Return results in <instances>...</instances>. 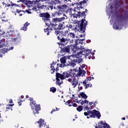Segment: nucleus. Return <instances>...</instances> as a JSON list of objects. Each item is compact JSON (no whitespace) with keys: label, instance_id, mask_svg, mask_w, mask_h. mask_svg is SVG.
<instances>
[{"label":"nucleus","instance_id":"obj_1","mask_svg":"<svg viewBox=\"0 0 128 128\" xmlns=\"http://www.w3.org/2000/svg\"><path fill=\"white\" fill-rule=\"evenodd\" d=\"M78 50H80L79 52H77L76 56H80V58H88L90 60H94V52H92V50H86V48H84V46H82L80 45L74 44L72 46V52L73 54L76 52Z\"/></svg>","mask_w":128,"mask_h":128},{"label":"nucleus","instance_id":"obj_2","mask_svg":"<svg viewBox=\"0 0 128 128\" xmlns=\"http://www.w3.org/2000/svg\"><path fill=\"white\" fill-rule=\"evenodd\" d=\"M74 18H84L83 19H82L81 21L78 22L77 25L76 26H78L80 30V32H85L86 30V26H88V21L86 20V14L83 12V11L80 12L78 11L77 14H74Z\"/></svg>","mask_w":128,"mask_h":128},{"label":"nucleus","instance_id":"obj_3","mask_svg":"<svg viewBox=\"0 0 128 128\" xmlns=\"http://www.w3.org/2000/svg\"><path fill=\"white\" fill-rule=\"evenodd\" d=\"M55 34L57 36V39L60 41L58 42L59 46H64V45L68 44V38H64V36L66 38L67 36L68 35V30H56L55 31Z\"/></svg>","mask_w":128,"mask_h":128},{"label":"nucleus","instance_id":"obj_4","mask_svg":"<svg viewBox=\"0 0 128 128\" xmlns=\"http://www.w3.org/2000/svg\"><path fill=\"white\" fill-rule=\"evenodd\" d=\"M66 18L64 17H62L61 18H54L52 20V28L56 30H64V22H62Z\"/></svg>","mask_w":128,"mask_h":128},{"label":"nucleus","instance_id":"obj_5","mask_svg":"<svg viewBox=\"0 0 128 128\" xmlns=\"http://www.w3.org/2000/svg\"><path fill=\"white\" fill-rule=\"evenodd\" d=\"M70 76L74 78V76H76V74L72 70H69L68 72H64L62 74L59 72H56V80L58 82H60V78L61 80H64L66 78H68Z\"/></svg>","mask_w":128,"mask_h":128},{"label":"nucleus","instance_id":"obj_6","mask_svg":"<svg viewBox=\"0 0 128 128\" xmlns=\"http://www.w3.org/2000/svg\"><path fill=\"white\" fill-rule=\"evenodd\" d=\"M54 10H57L58 12L54 13L55 16H60L64 12H68V5L64 4L62 5L58 4L56 6H54Z\"/></svg>","mask_w":128,"mask_h":128},{"label":"nucleus","instance_id":"obj_7","mask_svg":"<svg viewBox=\"0 0 128 128\" xmlns=\"http://www.w3.org/2000/svg\"><path fill=\"white\" fill-rule=\"evenodd\" d=\"M84 115H85L86 116H89L90 118H96V117L98 118H100L101 116L100 112L96 110H88L87 112H84Z\"/></svg>","mask_w":128,"mask_h":128},{"label":"nucleus","instance_id":"obj_8","mask_svg":"<svg viewBox=\"0 0 128 128\" xmlns=\"http://www.w3.org/2000/svg\"><path fill=\"white\" fill-rule=\"evenodd\" d=\"M30 106L33 110L34 114H38V112L40 110V104H36V102L35 100L30 102Z\"/></svg>","mask_w":128,"mask_h":128},{"label":"nucleus","instance_id":"obj_9","mask_svg":"<svg viewBox=\"0 0 128 128\" xmlns=\"http://www.w3.org/2000/svg\"><path fill=\"white\" fill-rule=\"evenodd\" d=\"M86 2H88V0H84L76 3V6L74 8V12H78V10H82V8H84L85 6H86V4H88Z\"/></svg>","mask_w":128,"mask_h":128},{"label":"nucleus","instance_id":"obj_10","mask_svg":"<svg viewBox=\"0 0 128 128\" xmlns=\"http://www.w3.org/2000/svg\"><path fill=\"white\" fill-rule=\"evenodd\" d=\"M84 58L80 57V56H78L76 55V57L74 58V60H72L69 64L73 68L76 66V64H80V62H82V59Z\"/></svg>","mask_w":128,"mask_h":128},{"label":"nucleus","instance_id":"obj_11","mask_svg":"<svg viewBox=\"0 0 128 128\" xmlns=\"http://www.w3.org/2000/svg\"><path fill=\"white\" fill-rule=\"evenodd\" d=\"M72 45H68L65 47H60V52H62V54H64V52H66L67 54H70V51L72 52Z\"/></svg>","mask_w":128,"mask_h":128},{"label":"nucleus","instance_id":"obj_12","mask_svg":"<svg viewBox=\"0 0 128 128\" xmlns=\"http://www.w3.org/2000/svg\"><path fill=\"white\" fill-rule=\"evenodd\" d=\"M39 16L40 18H42V20L44 21L50 18V14L48 12L40 13Z\"/></svg>","mask_w":128,"mask_h":128},{"label":"nucleus","instance_id":"obj_13","mask_svg":"<svg viewBox=\"0 0 128 128\" xmlns=\"http://www.w3.org/2000/svg\"><path fill=\"white\" fill-rule=\"evenodd\" d=\"M74 78H76V76L68 79V82H71L73 88H76V86L78 84V81L77 79Z\"/></svg>","mask_w":128,"mask_h":128},{"label":"nucleus","instance_id":"obj_14","mask_svg":"<svg viewBox=\"0 0 128 128\" xmlns=\"http://www.w3.org/2000/svg\"><path fill=\"white\" fill-rule=\"evenodd\" d=\"M122 14L123 15L118 16V18L121 20H126L128 18V10H125L122 12Z\"/></svg>","mask_w":128,"mask_h":128},{"label":"nucleus","instance_id":"obj_15","mask_svg":"<svg viewBox=\"0 0 128 128\" xmlns=\"http://www.w3.org/2000/svg\"><path fill=\"white\" fill-rule=\"evenodd\" d=\"M110 128L108 124L104 122V121H100L98 123V127L96 126V128Z\"/></svg>","mask_w":128,"mask_h":128},{"label":"nucleus","instance_id":"obj_16","mask_svg":"<svg viewBox=\"0 0 128 128\" xmlns=\"http://www.w3.org/2000/svg\"><path fill=\"white\" fill-rule=\"evenodd\" d=\"M21 40L22 37L20 36H17L16 38H14V40H12L14 44H20Z\"/></svg>","mask_w":128,"mask_h":128},{"label":"nucleus","instance_id":"obj_17","mask_svg":"<svg viewBox=\"0 0 128 128\" xmlns=\"http://www.w3.org/2000/svg\"><path fill=\"white\" fill-rule=\"evenodd\" d=\"M88 82L86 80L83 82V85L86 89L88 88H92V85L91 84H88Z\"/></svg>","mask_w":128,"mask_h":128},{"label":"nucleus","instance_id":"obj_18","mask_svg":"<svg viewBox=\"0 0 128 128\" xmlns=\"http://www.w3.org/2000/svg\"><path fill=\"white\" fill-rule=\"evenodd\" d=\"M44 22L46 26H49V28H50V26L52 28V24H52V22H50V19L48 18V20H44Z\"/></svg>","mask_w":128,"mask_h":128},{"label":"nucleus","instance_id":"obj_19","mask_svg":"<svg viewBox=\"0 0 128 128\" xmlns=\"http://www.w3.org/2000/svg\"><path fill=\"white\" fill-rule=\"evenodd\" d=\"M30 24V23L28 22H26L24 24V26L21 28L20 30H24V32H26V30H28V25Z\"/></svg>","mask_w":128,"mask_h":128},{"label":"nucleus","instance_id":"obj_20","mask_svg":"<svg viewBox=\"0 0 128 128\" xmlns=\"http://www.w3.org/2000/svg\"><path fill=\"white\" fill-rule=\"evenodd\" d=\"M82 97V98H84V100H86L88 98V96L84 92H80V94L78 95V98H81Z\"/></svg>","mask_w":128,"mask_h":128},{"label":"nucleus","instance_id":"obj_21","mask_svg":"<svg viewBox=\"0 0 128 128\" xmlns=\"http://www.w3.org/2000/svg\"><path fill=\"white\" fill-rule=\"evenodd\" d=\"M0 36L1 38H6V36H8V34L4 31L0 29Z\"/></svg>","mask_w":128,"mask_h":128},{"label":"nucleus","instance_id":"obj_22","mask_svg":"<svg viewBox=\"0 0 128 128\" xmlns=\"http://www.w3.org/2000/svg\"><path fill=\"white\" fill-rule=\"evenodd\" d=\"M16 12L19 14L20 16H22L26 12L24 11V10H20L18 9H16Z\"/></svg>","mask_w":128,"mask_h":128},{"label":"nucleus","instance_id":"obj_23","mask_svg":"<svg viewBox=\"0 0 128 128\" xmlns=\"http://www.w3.org/2000/svg\"><path fill=\"white\" fill-rule=\"evenodd\" d=\"M120 23H116V22H115L113 28L114 30H118V28H120Z\"/></svg>","mask_w":128,"mask_h":128},{"label":"nucleus","instance_id":"obj_24","mask_svg":"<svg viewBox=\"0 0 128 128\" xmlns=\"http://www.w3.org/2000/svg\"><path fill=\"white\" fill-rule=\"evenodd\" d=\"M60 62L61 64H66V57H62L60 59Z\"/></svg>","mask_w":128,"mask_h":128},{"label":"nucleus","instance_id":"obj_25","mask_svg":"<svg viewBox=\"0 0 128 128\" xmlns=\"http://www.w3.org/2000/svg\"><path fill=\"white\" fill-rule=\"evenodd\" d=\"M57 66L59 68H64V66H70V64H58Z\"/></svg>","mask_w":128,"mask_h":128},{"label":"nucleus","instance_id":"obj_26","mask_svg":"<svg viewBox=\"0 0 128 128\" xmlns=\"http://www.w3.org/2000/svg\"><path fill=\"white\" fill-rule=\"evenodd\" d=\"M48 10H52V8H54V4L52 3H50L48 4Z\"/></svg>","mask_w":128,"mask_h":128},{"label":"nucleus","instance_id":"obj_27","mask_svg":"<svg viewBox=\"0 0 128 128\" xmlns=\"http://www.w3.org/2000/svg\"><path fill=\"white\" fill-rule=\"evenodd\" d=\"M78 72L80 76H84V74H86V71L84 70H82V69H80Z\"/></svg>","mask_w":128,"mask_h":128},{"label":"nucleus","instance_id":"obj_28","mask_svg":"<svg viewBox=\"0 0 128 128\" xmlns=\"http://www.w3.org/2000/svg\"><path fill=\"white\" fill-rule=\"evenodd\" d=\"M8 52V49L6 48H4L0 50L1 54H6Z\"/></svg>","mask_w":128,"mask_h":128},{"label":"nucleus","instance_id":"obj_29","mask_svg":"<svg viewBox=\"0 0 128 128\" xmlns=\"http://www.w3.org/2000/svg\"><path fill=\"white\" fill-rule=\"evenodd\" d=\"M53 64H50L51 70H52V72H51V74H54V72H56V68H54V66H53Z\"/></svg>","mask_w":128,"mask_h":128},{"label":"nucleus","instance_id":"obj_30","mask_svg":"<svg viewBox=\"0 0 128 128\" xmlns=\"http://www.w3.org/2000/svg\"><path fill=\"white\" fill-rule=\"evenodd\" d=\"M76 110L78 112H82V110H84V108H82V106H80L76 108Z\"/></svg>","mask_w":128,"mask_h":128},{"label":"nucleus","instance_id":"obj_31","mask_svg":"<svg viewBox=\"0 0 128 128\" xmlns=\"http://www.w3.org/2000/svg\"><path fill=\"white\" fill-rule=\"evenodd\" d=\"M24 4H26V6H28L30 4H32V1H30V0H26L25 1Z\"/></svg>","mask_w":128,"mask_h":128},{"label":"nucleus","instance_id":"obj_32","mask_svg":"<svg viewBox=\"0 0 128 128\" xmlns=\"http://www.w3.org/2000/svg\"><path fill=\"white\" fill-rule=\"evenodd\" d=\"M50 92H52L54 93L56 92V88L54 87H52L50 88Z\"/></svg>","mask_w":128,"mask_h":128},{"label":"nucleus","instance_id":"obj_33","mask_svg":"<svg viewBox=\"0 0 128 128\" xmlns=\"http://www.w3.org/2000/svg\"><path fill=\"white\" fill-rule=\"evenodd\" d=\"M56 82L58 84V86H60V84H64V81H62V80L60 81V80L59 82H58V80H56Z\"/></svg>","mask_w":128,"mask_h":128},{"label":"nucleus","instance_id":"obj_34","mask_svg":"<svg viewBox=\"0 0 128 128\" xmlns=\"http://www.w3.org/2000/svg\"><path fill=\"white\" fill-rule=\"evenodd\" d=\"M68 34L69 36H70V37L72 38H75L76 36L74 33L70 32Z\"/></svg>","mask_w":128,"mask_h":128},{"label":"nucleus","instance_id":"obj_35","mask_svg":"<svg viewBox=\"0 0 128 128\" xmlns=\"http://www.w3.org/2000/svg\"><path fill=\"white\" fill-rule=\"evenodd\" d=\"M72 104L73 102H72V100H68L66 102V106L68 105L69 104Z\"/></svg>","mask_w":128,"mask_h":128},{"label":"nucleus","instance_id":"obj_36","mask_svg":"<svg viewBox=\"0 0 128 128\" xmlns=\"http://www.w3.org/2000/svg\"><path fill=\"white\" fill-rule=\"evenodd\" d=\"M46 8V6L44 5V4H42V5H40V4H39L38 5V8Z\"/></svg>","mask_w":128,"mask_h":128},{"label":"nucleus","instance_id":"obj_37","mask_svg":"<svg viewBox=\"0 0 128 128\" xmlns=\"http://www.w3.org/2000/svg\"><path fill=\"white\" fill-rule=\"evenodd\" d=\"M50 30V28H48L46 29H44V32H47V36L50 35V32H48V31Z\"/></svg>","mask_w":128,"mask_h":128},{"label":"nucleus","instance_id":"obj_38","mask_svg":"<svg viewBox=\"0 0 128 128\" xmlns=\"http://www.w3.org/2000/svg\"><path fill=\"white\" fill-rule=\"evenodd\" d=\"M22 100L20 99V98H19V99L18 100V104L19 106H20L22 105Z\"/></svg>","mask_w":128,"mask_h":128},{"label":"nucleus","instance_id":"obj_39","mask_svg":"<svg viewBox=\"0 0 128 128\" xmlns=\"http://www.w3.org/2000/svg\"><path fill=\"white\" fill-rule=\"evenodd\" d=\"M74 106V108H76L78 107V104H76V103H74V104H69L68 106Z\"/></svg>","mask_w":128,"mask_h":128},{"label":"nucleus","instance_id":"obj_40","mask_svg":"<svg viewBox=\"0 0 128 128\" xmlns=\"http://www.w3.org/2000/svg\"><path fill=\"white\" fill-rule=\"evenodd\" d=\"M14 106V104H10V106H8V107L6 108V111L10 110V106Z\"/></svg>","mask_w":128,"mask_h":128},{"label":"nucleus","instance_id":"obj_41","mask_svg":"<svg viewBox=\"0 0 128 128\" xmlns=\"http://www.w3.org/2000/svg\"><path fill=\"white\" fill-rule=\"evenodd\" d=\"M80 40V39H76L75 40V44L76 46L78 45V44H80V42H78Z\"/></svg>","mask_w":128,"mask_h":128},{"label":"nucleus","instance_id":"obj_42","mask_svg":"<svg viewBox=\"0 0 128 128\" xmlns=\"http://www.w3.org/2000/svg\"><path fill=\"white\" fill-rule=\"evenodd\" d=\"M26 0H19L17 1V2H22L24 4L26 3Z\"/></svg>","mask_w":128,"mask_h":128},{"label":"nucleus","instance_id":"obj_43","mask_svg":"<svg viewBox=\"0 0 128 128\" xmlns=\"http://www.w3.org/2000/svg\"><path fill=\"white\" fill-rule=\"evenodd\" d=\"M85 108L86 110H92V107H90V108H88V106H86L85 107Z\"/></svg>","mask_w":128,"mask_h":128},{"label":"nucleus","instance_id":"obj_44","mask_svg":"<svg viewBox=\"0 0 128 128\" xmlns=\"http://www.w3.org/2000/svg\"><path fill=\"white\" fill-rule=\"evenodd\" d=\"M66 26L69 29L72 28V25H66Z\"/></svg>","mask_w":128,"mask_h":128},{"label":"nucleus","instance_id":"obj_45","mask_svg":"<svg viewBox=\"0 0 128 128\" xmlns=\"http://www.w3.org/2000/svg\"><path fill=\"white\" fill-rule=\"evenodd\" d=\"M86 80L88 82V80H92V77H88L86 78Z\"/></svg>","mask_w":128,"mask_h":128},{"label":"nucleus","instance_id":"obj_46","mask_svg":"<svg viewBox=\"0 0 128 128\" xmlns=\"http://www.w3.org/2000/svg\"><path fill=\"white\" fill-rule=\"evenodd\" d=\"M79 102H81L80 104H82V106H84V101L82 100H80Z\"/></svg>","mask_w":128,"mask_h":128},{"label":"nucleus","instance_id":"obj_47","mask_svg":"<svg viewBox=\"0 0 128 128\" xmlns=\"http://www.w3.org/2000/svg\"><path fill=\"white\" fill-rule=\"evenodd\" d=\"M30 9H28V10H26V12H27L28 14H32V12H30Z\"/></svg>","mask_w":128,"mask_h":128},{"label":"nucleus","instance_id":"obj_48","mask_svg":"<svg viewBox=\"0 0 128 128\" xmlns=\"http://www.w3.org/2000/svg\"><path fill=\"white\" fill-rule=\"evenodd\" d=\"M11 4V6H16V4L12 3V2H10Z\"/></svg>","mask_w":128,"mask_h":128},{"label":"nucleus","instance_id":"obj_49","mask_svg":"<svg viewBox=\"0 0 128 128\" xmlns=\"http://www.w3.org/2000/svg\"><path fill=\"white\" fill-rule=\"evenodd\" d=\"M79 36H80V38H84V36H86V34H83V35L80 34Z\"/></svg>","mask_w":128,"mask_h":128},{"label":"nucleus","instance_id":"obj_50","mask_svg":"<svg viewBox=\"0 0 128 128\" xmlns=\"http://www.w3.org/2000/svg\"><path fill=\"white\" fill-rule=\"evenodd\" d=\"M28 100H30V102H32L34 100L33 98H29Z\"/></svg>","mask_w":128,"mask_h":128},{"label":"nucleus","instance_id":"obj_51","mask_svg":"<svg viewBox=\"0 0 128 128\" xmlns=\"http://www.w3.org/2000/svg\"><path fill=\"white\" fill-rule=\"evenodd\" d=\"M84 104H88V100H84Z\"/></svg>","mask_w":128,"mask_h":128},{"label":"nucleus","instance_id":"obj_52","mask_svg":"<svg viewBox=\"0 0 128 128\" xmlns=\"http://www.w3.org/2000/svg\"><path fill=\"white\" fill-rule=\"evenodd\" d=\"M14 50V46L10 48L8 50Z\"/></svg>","mask_w":128,"mask_h":128},{"label":"nucleus","instance_id":"obj_53","mask_svg":"<svg viewBox=\"0 0 128 128\" xmlns=\"http://www.w3.org/2000/svg\"><path fill=\"white\" fill-rule=\"evenodd\" d=\"M6 8H9V6H10V4H6L5 6Z\"/></svg>","mask_w":128,"mask_h":128},{"label":"nucleus","instance_id":"obj_54","mask_svg":"<svg viewBox=\"0 0 128 128\" xmlns=\"http://www.w3.org/2000/svg\"><path fill=\"white\" fill-rule=\"evenodd\" d=\"M58 70H60L58 69V67L56 68V69L55 71L56 72H58Z\"/></svg>","mask_w":128,"mask_h":128},{"label":"nucleus","instance_id":"obj_55","mask_svg":"<svg viewBox=\"0 0 128 128\" xmlns=\"http://www.w3.org/2000/svg\"><path fill=\"white\" fill-rule=\"evenodd\" d=\"M84 39H80V40H79V44H80V42H84Z\"/></svg>","mask_w":128,"mask_h":128},{"label":"nucleus","instance_id":"obj_56","mask_svg":"<svg viewBox=\"0 0 128 128\" xmlns=\"http://www.w3.org/2000/svg\"><path fill=\"white\" fill-rule=\"evenodd\" d=\"M86 42L87 44H90V40H87Z\"/></svg>","mask_w":128,"mask_h":128},{"label":"nucleus","instance_id":"obj_57","mask_svg":"<svg viewBox=\"0 0 128 128\" xmlns=\"http://www.w3.org/2000/svg\"><path fill=\"white\" fill-rule=\"evenodd\" d=\"M88 12V10L87 9H85L84 11H83L84 12V14Z\"/></svg>","mask_w":128,"mask_h":128},{"label":"nucleus","instance_id":"obj_58","mask_svg":"<svg viewBox=\"0 0 128 128\" xmlns=\"http://www.w3.org/2000/svg\"><path fill=\"white\" fill-rule=\"evenodd\" d=\"M9 102H10V104L12 103V100H10V101H9Z\"/></svg>","mask_w":128,"mask_h":128},{"label":"nucleus","instance_id":"obj_59","mask_svg":"<svg viewBox=\"0 0 128 128\" xmlns=\"http://www.w3.org/2000/svg\"><path fill=\"white\" fill-rule=\"evenodd\" d=\"M92 104H94V102H89V104H90V106H92Z\"/></svg>","mask_w":128,"mask_h":128},{"label":"nucleus","instance_id":"obj_60","mask_svg":"<svg viewBox=\"0 0 128 128\" xmlns=\"http://www.w3.org/2000/svg\"><path fill=\"white\" fill-rule=\"evenodd\" d=\"M79 88L80 90H82V86H80Z\"/></svg>","mask_w":128,"mask_h":128},{"label":"nucleus","instance_id":"obj_61","mask_svg":"<svg viewBox=\"0 0 128 128\" xmlns=\"http://www.w3.org/2000/svg\"><path fill=\"white\" fill-rule=\"evenodd\" d=\"M58 110H60V109L56 108V112H58Z\"/></svg>","mask_w":128,"mask_h":128},{"label":"nucleus","instance_id":"obj_62","mask_svg":"<svg viewBox=\"0 0 128 128\" xmlns=\"http://www.w3.org/2000/svg\"><path fill=\"white\" fill-rule=\"evenodd\" d=\"M122 120H126V118L123 117V118H122Z\"/></svg>","mask_w":128,"mask_h":128},{"label":"nucleus","instance_id":"obj_63","mask_svg":"<svg viewBox=\"0 0 128 128\" xmlns=\"http://www.w3.org/2000/svg\"><path fill=\"white\" fill-rule=\"evenodd\" d=\"M26 98H29L28 95H26Z\"/></svg>","mask_w":128,"mask_h":128},{"label":"nucleus","instance_id":"obj_64","mask_svg":"<svg viewBox=\"0 0 128 128\" xmlns=\"http://www.w3.org/2000/svg\"><path fill=\"white\" fill-rule=\"evenodd\" d=\"M24 98V96H20V98Z\"/></svg>","mask_w":128,"mask_h":128}]
</instances>
